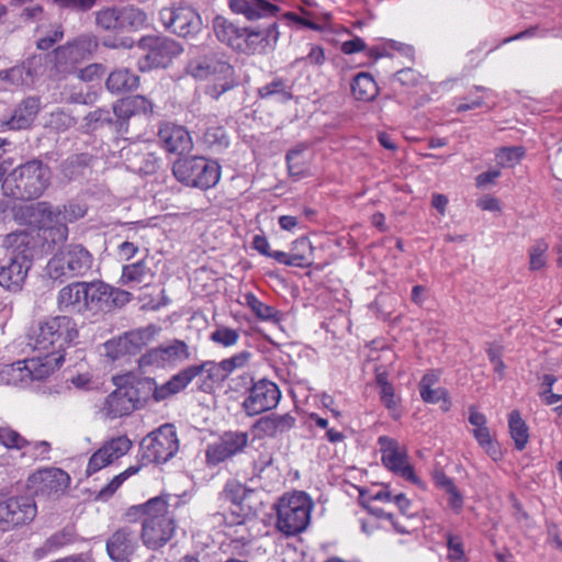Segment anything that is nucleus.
I'll return each instance as SVG.
<instances>
[{"instance_id": "obj_47", "label": "nucleus", "mask_w": 562, "mask_h": 562, "mask_svg": "<svg viewBox=\"0 0 562 562\" xmlns=\"http://www.w3.org/2000/svg\"><path fill=\"white\" fill-rule=\"evenodd\" d=\"M76 539V533L72 527H65L64 529L56 531L49 538L46 539L43 547L37 549V552L43 554L56 551L65 546L72 543Z\"/></svg>"}, {"instance_id": "obj_35", "label": "nucleus", "mask_w": 562, "mask_h": 562, "mask_svg": "<svg viewBox=\"0 0 562 562\" xmlns=\"http://www.w3.org/2000/svg\"><path fill=\"white\" fill-rule=\"evenodd\" d=\"M111 93L120 94L135 90L139 86V77L127 68L113 70L105 82Z\"/></svg>"}, {"instance_id": "obj_15", "label": "nucleus", "mask_w": 562, "mask_h": 562, "mask_svg": "<svg viewBox=\"0 0 562 562\" xmlns=\"http://www.w3.org/2000/svg\"><path fill=\"white\" fill-rule=\"evenodd\" d=\"M249 445V435L241 430H227L220 438L207 445L205 459L209 465L215 467L243 453Z\"/></svg>"}, {"instance_id": "obj_56", "label": "nucleus", "mask_w": 562, "mask_h": 562, "mask_svg": "<svg viewBox=\"0 0 562 562\" xmlns=\"http://www.w3.org/2000/svg\"><path fill=\"white\" fill-rule=\"evenodd\" d=\"M0 443L9 449H23L31 446L25 438L10 427H0Z\"/></svg>"}, {"instance_id": "obj_31", "label": "nucleus", "mask_w": 562, "mask_h": 562, "mask_svg": "<svg viewBox=\"0 0 562 562\" xmlns=\"http://www.w3.org/2000/svg\"><path fill=\"white\" fill-rule=\"evenodd\" d=\"M135 409L138 408L124 384L110 393L103 405L104 414L112 419L130 415Z\"/></svg>"}, {"instance_id": "obj_44", "label": "nucleus", "mask_w": 562, "mask_h": 562, "mask_svg": "<svg viewBox=\"0 0 562 562\" xmlns=\"http://www.w3.org/2000/svg\"><path fill=\"white\" fill-rule=\"evenodd\" d=\"M508 427L510 437L515 442V448L522 451L529 440V428L518 411L510 412L508 416Z\"/></svg>"}, {"instance_id": "obj_49", "label": "nucleus", "mask_w": 562, "mask_h": 562, "mask_svg": "<svg viewBox=\"0 0 562 562\" xmlns=\"http://www.w3.org/2000/svg\"><path fill=\"white\" fill-rule=\"evenodd\" d=\"M9 8L16 11L15 14L24 22L36 20L43 13L42 5L34 3L33 0H10Z\"/></svg>"}, {"instance_id": "obj_9", "label": "nucleus", "mask_w": 562, "mask_h": 562, "mask_svg": "<svg viewBox=\"0 0 562 562\" xmlns=\"http://www.w3.org/2000/svg\"><path fill=\"white\" fill-rule=\"evenodd\" d=\"M138 46L146 52L138 60L140 71L166 68L183 52L180 43L167 36H144Z\"/></svg>"}, {"instance_id": "obj_18", "label": "nucleus", "mask_w": 562, "mask_h": 562, "mask_svg": "<svg viewBox=\"0 0 562 562\" xmlns=\"http://www.w3.org/2000/svg\"><path fill=\"white\" fill-rule=\"evenodd\" d=\"M281 398L279 386L267 380L260 379L250 389V393L244 400L241 407L247 416H256L273 409Z\"/></svg>"}, {"instance_id": "obj_28", "label": "nucleus", "mask_w": 562, "mask_h": 562, "mask_svg": "<svg viewBox=\"0 0 562 562\" xmlns=\"http://www.w3.org/2000/svg\"><path fill=\"white\" fill-rule=\"evenodd\" d=\"M31 266L29 260L8 258V262L0 267V285L12 292L20 291Z\"/></svg>"}, {"instance_id": "obj_2", "label": "nucleus", "mask_w": 562, "mask_h": 562, "mask_svg": "<svg viewBox=\"0 0 562 562\" xmlns=\"http://www.w3.org/2000/svg\"><path fill=\"white\" fill-rule=\"evenodd\" d=\"M170 499V495H160L135 508L144 512L140 537L144 546L150 550L164 547L173 536L176 525L169 510Z\"/></svg>"}, {"instance_id": "obj_51", "label": "nucleus", "mask_w": 562, "mask_h": 562, "mask_svg": "<svg viewBox=\"0 0 562 562\" xmlns=\"http://www.w3.org/2000/svg\"><path fill=\"white\" fill-rule=\"evenodd\" d=\"M473 436L480 447L493 459L498 460L502 457V452L498 448V443L492 439L490 429L487 426L473 429Z\"/></svg>"}, {"instance_id": "obj_58", "label": "nucleus", "mask_w": 562, "mask_h": 562, "mask_svg": "<svg viewBox=\"0 0 562 562\" xmlns=\"http://www.w3.org/2000/svg\"><path fill=\"white\" fill-rule=\"evenodd\" d=\"M210 338L215 344L224 347H232L237 344L239 333L236 329L221 326L211 334Z\"/></svg>"}, {"instance_id": "obj_23", "label": "nucleus", "mask_w": 562, "mask_h": 562, "mask_svg": "<svg viewBox=\"0 0 562 562\" xmlns=\"http://www.w3.org/2000/svg\"><path fill=\"white\" fill-rule=\"evenodd\" d=\"M37 496L57 497L69 485V475L60 469H46L30 479Z\"/></svg>"}, {"instance_id": "obj_52", "label": "nucleus", "mask_w": 562, "mask_h": 562, "mask_svg": "<svg viewBox=\"0 0 562 562\" xmlns=\"http://www.w3.org/2000/svg\"><path fill=\"white\" fill-rule=\"evenodd\" d=\"M139 470V467H130L122 473L114 476L109 484H106L97 495V499L108 501L112 495L120 488L125 480H127L131 475L136 474Z\"/></svg>"}, {"instance_id": "obj_8", "label": "nucleus", "mask_w": 562, "mask_h": 562, "mask_svg": "<svg viewBox=\"0 0 562 562\" xmlns=\"http://www.w3.org/2000/svg\"><path fill=\"white\" fill-rule=\"evenodd\" d=\"M179 450V439L173 425L165 424L140 441V456L144 463H165Z\"/></svg>"}, {"instance_id": "obj_5", "label": "nucleus", "mask_w": 562, "mask_h": 562, "mask_svg": "<svg viewBox=\"0 0 562 562\" xmlns=\"http://www.w3.org/2000/svg\"><path fill=\"white\" fill-rule=\"evenodd\" d=\"M313 503L305 492L283 495L277 504V528L286 536H295L310 524Z\"/></svg>"}, {"instance_id": "obj_50", "label": "nucleus", "mask_w": 562, "mask_h": 562, "mask_svg": "<svg viewBox=\"0 0 562 562\" xmlns=\"http://www.w3.org/2000/svg\"><path fill=\"white\" fill-rule=\"evenodd\" d=\"M245 303L252 311V313L262 321H279L278 311L261 302L254 293L245 294Z\"/></svg>"}, {"instance_id": "obj_32", "label": "nucleus", "mask_w": 562, "mask_h": 562, "mask_svg": "<svg viewBox=\"0 0 562 562\" xmlns=\"http://www.w3.org/2000/svg\"><path fill=\"white\" fill-rule=\"evenodd\" d=\"M83 288V281L72 282L61 288L57 296L58 310L66 313H85L86 312V299Z\"/></svg>"}, {"instance_id": "obj_20", "label": "nucleus", "mask_w": 562, "mask_h": 562, "mask_svg": "<svg viewBox=\"0 0 562 562\" xmlns=\"http://www.w3.org/2000/svg\"><path fill=\"white\" fill-rule=\"evenodd\" d=\"M119 126V135L128 133L130 120L136 115L150 116L154 113L153 102L142 94L119 99L112 104Z\"/></svg>"}, {"instance_id": "obj_16", "label": "nucleus", "mask_w": 562, "mask_h": 562, "mask_svg": "<svg viewBox=\"0 0 562 562\" xmlns=\"http://www.w3.org/2000/svg\"><path fill=\"white\" fill-rule=\"evenodd\" d=\"M201 374H205V378L200 385V390L206 393L228 378L221 361L207 360L200 364H191L176 373L180 392Z\"/></svg>"}, {"instance_id": "obj_57", "label": "nucleus", "mask_w": 562, "mask_h": 562, "mask_svg": "<svg viewBox=\"0 0 562 562\" xmlns=\"http://www.w3.org/2000/svg\"><path fill=\"white\" fill-rule=\"evenodd\" d=\"M525 151L522 147H503L496 153L497 164L502 167H513L524 156Z\"/></svg>"}, {"instance_id": "obj_25", "label": "nucleus", "mask_w": 562, "mask_h": 562, "mask_svg": "<svg viewBox=\"0 0 562 562\" xmlns=\"http://www.w3.org/2000/svg\"><path fill=\"white\" fill-rule=\"evenodd\" d=\"M228 8L248 21L277 18L281 8L277 0H227Z\"/></svg>"}, {"instance_id": "obj_40", "label": "nucleus", "mask_w": 562, "mask_h": 562, "mask_svg": "<svg viewBox=\"0 0 562 562\" xmlns=\"http://www.w3.org/2000/svg\"><path fill=\"white\" fill-rule=\"evenodd\" d=\"M85 126L89 131H97L99 128L108 126L114 133L119 135V126L116 123V116H114L113 110L98 108L89 112L85 119Z\"/></svg>"}, {"instance_id": "obj_22", "label": "nucleus", "mask_w": 562, "mask_h": 562, "mask_svg": "<svg viewBox=\"0 0 562 562\" xmlns=\"http://www.w3.org/2000/svg\"><path fill=\"white\" fill-rule=\"evenodd\" d=\"M277 21L269 22L265 27L246 26L240 53L256 54L273 49L279 40Z\"/></svg>"}, {"instance_id": "obj_48", "label": "nucleus", "mask_w": 562, "mask_h": 562, "mask_svg": "<svg viewBox=\"0 0 562 562\" xmlns=\"http://www.w3.org/2000/svg\"><path fill=\"white\" fill-rule=\"evenodd\" d=\"M305 150L306 146L304 144H300L294 148L288 150L285 155V161L289 175L291 177L301 178L302 176H304L306 170V164L303 154Z\"/></svg>"}, {"instance_id": "obj_13", "label": "nucleus", "mask_w": 562, "mask_h": 562, "mask_svg": "<svg viewBox=\"0 0 562 562\" xmlns=\"http://www.w3.org/2000/svg\"><path fill=\"white\" fill-rule=\"evenodd\" d=\"M98 38L91 34H85L75 41L59 46L55 49L54 69L60 78L72 74L77 64L89 59L98 49Z\"/></svg>"}, {"instance_id": "obj_1", "label": "nucleus", "mask_w": 562, "mask_h": 562, "mask_svg": "<svg viewBox=\"0 0 562 562\" xmlns=\"http://www.w3.org/2000/svg\"><path fill=\"white\" fill-rule=\"evenodd\" d=\"M76 322L66 315L38 321L29 333V345L43 363H50L52 372L66 361L67 349L78 338Z\"/></svg>"}, {"instance_id": "obj_46", "label": "nucleus", "mask_w": 562, "mask_h": 562, "mask_svg": "<svg viewBox=\"0 0 562 562\" xmlns=\"http://www.w3.org/2000/svg\"><path fill=\"white\" fill-rule=\"evenodd\" d=\"M90 161L91 156L87 153L71 155L61 162V173L69 180L76 179L89 167Z\"/></svg>"}, {"instance_id": "obj_6", "label": "nucleus", "mask_w": 562, "mask_h": 562, "mask_svg": "<svg viewBox=\"0 0 562 562\" xmlns=\"http://www.w3.org/2000/svg\"><path fill=\"white\" fill-rule=\"evenodd\" d=\"M172 173L182 184L207 190L217 184L221 178V167L216 161L202 156L179 158L173 162Z\"/></svg>"}, {"instance_id": "obj_30", "label": "nucleus", "mask_w": 562, "mask_h": 562, "mask_svg": "<svg viewBox=\"0 0 562 562\" xmlns=\"http://www.w3.org/2000/svg\"><path fill=\"white\" fill-rule=\"evenodd\" d=\"M34 239L25 229L12 232L3 238L2 246L7 250L8 258L29 260L32 262Z\"/></svg>"}, {"instance_id": "obj_64", "label": "nucleus", "mask_w": 562, "mask_h": 562, "mask_svg": "<svg viewBox=\"0 0 562 562\" xmlns=\"http://www.w3.org/2000/svg\"><path fill=\"white\" fill-rule=\"evenodd\" d=\"M326 60L323 47L318 45H311L310 52L306 56L296 58L293 61V66H297L301 63H305L312 66H322Z\"/></svg>"}, {"instance_id": "obj_4", "label": "nucleus", "mask_w": 562, "mask_h": 562, "mask_svg": "<svg viewBox=\"0 0 562 562\" xmlns=\"http://www.w3.org/2000/svg\"><path fill=\"white\" fill-rule=\"evenodd\" d=\"M187 71L196 79L214 81L205 89V93L213 100L220 99L223 93L237 86L235 70L221 53L210 50L191 59Z\"/></svg>"}, {"instance_id": "obj_26", "label": "nucleus", "mask_w": 562, "mask_h": 562, "mask_svg": "<svg viewBox=\"0 0 562 562\" xmlns=\"http://www.w3.org/2000/svg\"><path fill=\"white\" fill-rule=\"evenodd\" d=\"M41 108L40 99L27 97L23 99L12 111L8 119L0 121V127L9 131H22L32 126Z\"/></svg>"}, {"instance_id": "obj_54", "label": "nucleus", "mask_w": 562, "mask_h": 562, "mask_svg": "<svg viewBox=\"0 0 562 562\" xmlns=\"http://www.w3.org/2000/svg\"><path fill=\"white\" fill-rule=\"evenodd\" d=\"M379 394L380 401L390 412L391 417L395 420L400 419L402 415L400 409V398L395 394L394 386L391 384L380 389Z\"/></svg>"}, {"instance_id": "obj_59", "label": "nucleus", "mask_w": 562, "mask_h": 562, "mask_svg": "<svg viewBox=\"0 0 562 562\" xmlns=\"http://www.w3.org/2000/svg\"><path fill=\"white\" fill-rule=\"evenodd\" d=\"M105 355L112 360L120 359L126 355H132L126 338L123 336L111 339L104 344Z\"/></svg>"}, {"instance_id": "obj_62", "label": "nucleus", "mask_w": 562, "mask_h": 562, "mask_svg": "<svg viewBox=\"0 0 562 562\" xmlns=\"http://www.w3.org/2000/svg\"><path fill=\"white\" fill-rule=\"evenodd\" d=\"M251 358V352L247 350L239 351L227 359H223L221 362L224 370L229 376L235 370L245 368Z\"/></svg>"}, {"instance_id": "obj_53", "label": "nucleus", "mask_w": 562, "mask_h": 562, "mask_svg": "<svg viewBox=\"0 0 562 562\" xmlns=\"http://www.w3.org/2000/svg\"><path fill=\"white\" fill-rule=\"evenodd\" d=\"M56 223L43 228V239L47 244H63L68 238V227L65 222L55 217Z\"/></svg>"}, {"instance_id": "obj_11", "label": "nucleus", "mask_w": 562, "mask_h": 562, "mask_svg": "<svg viewBox=\"0 0 562 562\" xmlns=\"http://www.w3.org/2000/svg\"><path fill=\"white\" fill-rule=\"evenodd\" d=\"M124 385L138 409L148 403L149 400L161 402L180 393L176 374L161 385H157L153 378L128 375Z\"/></svg>"}, {"instance_id": "obj_19", "label": "nucleus", "mask_w": 562, "mask_h": 562, "mask_svg": "<svg viewBox=\"0 0 562 562\" xmlns=\"http://www.w3.org/2000/svg\"><path fill=\"white\" fill-rule=\"evenodd\" d=\"M36 516V505L29 496L10 497L0 503V530L7 531L31 522Z\"/></svg>"}, {"instance_id": "obj_17", "label": "nucleus", "mask_w": 562, "mask_h": 562, "mask_svg": "<svg viewBox=\"0 0 562 562\" xmlns=\"http://www.w3.org/2000/svg\"><path fill=\"white\" fill-rule=\"evenodd\" d=\"M382 453L381 460L385 468L395 474L401 475L406 481L419 484L420 481L416 476L413 467L408 463V457L405 449L400 443L387 436H381L378 439Z\"/></svg>"}, {"instance_id": "obj_12", "label": "nucleus", "mask_w": 562, "mask_h": 562, "mask_svg": "<svg viewBox=\"0 0 562 562\" xmlns=\"http://www.w3.org/2000/svg\"><path fill=\"white\" fill-rule=\"evenodd\" d=\"M83 288L86 312L98 313L121 308L132 300V293L128 291L113 288L101 280L83 282Z\"/></svg>"}, {"instance_id": "obj_41", "label": "nucleus", "mask_w": 562, "mask_h": 562, "mask_svg": "<svg viewBox=\"0 0 562 562\" xmlns=\"http://www.w3.org/2000/svg\"><path fill=\"white\" fill-rule=\"evenodd\" d=\"M437 381V376L434 373H426L419 382L420 397L425 403L436 404L443 401L447 405L443 407L445 411L449 409L448 392L442 387L432 389V384Z\"/></svg>"}, {"instance_id": "obj_37", "label": "nucleus", "mask_w": 562, "mask_h": 562, "mask_svg": "<svg viewBox=\"0 0 562 562\" xmlns=\"http://www.w3.org/2000/svg\"><path fill=\"white\" fill-rule=\"evenodd\" d=\"M351 93L358 101H372L379 93L376 82L369 72H359L351 82Z\"/></svg>"}, {"instance_id": "obj_21", "label": "nucleus", "mask_w": 562, "mask_h": 562, "mask_svg": "<svg viewBox=\"0 0 562 562\" xmlns=\"http://www.w3.org/2000/svg\"><path fill=\"white\" fill-rule=\"evenodd\" d=\"M132 448V441L126 436L106 440L89 459L86 473L88 476L112 464L125 456Z\"/></svg>"}, {"instance_id": "obj_45", "label": "nucleus", "mask_w": 562, "mask_h": 562, "mask_svg": "<svg viewBox=\"0 0 562 562\" xmlns=\"http://www.w3.org/2000/svg\"><path fill=\"white\" fill-rule=\"evenodd\" d=\"M122 29L123 32H135L147 25L148 18L143 9L134 5L122 7Z\"/></svg>"}, {"instance_id": "obj_10", "label": "nucleus", "mask_w": 562, "mask_h": 562, "mask_svg": "<svg viewBox=\"0 0 562 562\" xmlns=\"http://www.w3.org/2000/svg\"><path fill=\"white\" fill-rule=\"evenodd\" d=\"M162 26L180 37H193L203 29V21L195 8L188 3H179L162 8L159 11Z\"/></svg>"}, {"instance_id": "obj_29", "label": "nucleus", "mask_w": 562, "mask_h": 562, "mask_svg": "<svg viewBox=\"0 0 562 562\" xmlns=\"http://www.w3.org/2000/svg\"><path fill=\"white\" fill-rule=\"evenodd\" d=\"M296 425V418L286 413V414H270L263 417H260L254 424V429H256L260 435L269 437V438H278Z\"/></svg>"}, {"instance_id": "obj_36", "label": "nucleus", "mask_w": 562, "mask_h": 562, "mask_svg": "<svg viewBox=\"0 0 562 562\" xmlns=\"http://www.w3.org/2000/svg\"><path fill=\"white\" fill-rule=\"evenodd\" d=\"M151 278V269L147 266L145 259H140L134 263L123 266L120 282L123 285L135 288L142 283H149Z\"/></svg>"}, {"instance_id": "obj_7", "label": "nucleus", "mask_w": 562, "mask_h": 562, "mask_svg": "<svg viewBox=\"0 0 562 562\" xmlns=\"http://www.w3.org/2000/svg\"><path fill=\"white\" fill-rule=\"evenodd\" d=\"M93 256L80 244L61 247L48 261L47 274L53 280L63 282L66 279L83 277L91 270Z\"/></svg>"}, {"instance_id": "obj_33", "label": "nucleus", "mask_w": 562, "mask_h": 562, "mask_svg": "<svg viewBox=\"0 0 562 562\" xmlns=\"http://www.w3.org/2000/svg\"><path fill=\"white\" fill-rule=\"evenodd\" d=\"M213 30L218 41L240 53L246 26H238L227 19L217 15L213 20Z\"/></svg>"}, {"instance_id": "obj_27", "label": "nucleus", "mask_w": 562, "mask_h": 562, "mask_svg": "<svg viewBox=\"0 0 562 562\" xmlns=\"http://www.w3.org/2000/svg\"><path fill=\"white\" fill-rule=\"evenodd\" d=\"M158 138L167 151L178 155L190 151L193 146L190 133L183 126L173 123L161 124Z\"/></svg>"}, {"instance_id": "obj_43", "label": "nucleus", "mask_w": 562, "mask_h": 562, "mask_svg": "<svg viewBox=\"0 0 562 562\" xmlns=\"http://www.w3.org/2000/svg\"><path fill=\"white\" fill-rule=\"evenodd\" d=\"M165 367H176L190 359L189 346L180 339L161 345Z\"/></svg>"}, {"instance_id": "obj_3", "label": "nucleus", "mask_w": 562, "mask_h": 562, "mask_svg": "<svg viewBox=\"0 0 562 562\" xmlns=\"http://www.w3.org/2000/svg\"><path fill=\"white\" fill-rule=\"evenodd\" d=\"M52 172L48 165L40 159H31L14 168L4 179L5 194L21 201L40 198L48 188Z\"/></svg>"}, {"instance_id": "obj_42", "label": "nucleus", "mask_w": 562, "mask_h": 562, "mask_svg": "<svg viewBox=\"0 0 562 562\" xmlns=\"http://www.w3.org/2000/svg\"><path fill=\"white\" fill-rule=\"evenodd\" d=\"M122 7H103L94 13L95 25L103 31L121 33Z\"/></svg>"}, {"instance_id": "obj_60", "label": "nucleus", "mask_w": 562, "mask_h": 562, "mask_svg": "<svg viewBox=\"0 0 562 562\" xmlns=\"http://www.w3.org/2000/svg\"><path fill=\"white\" fill-rule=\"evenodd\" d=\"M204 143L210 147L225 148L228 146V137L221 126L209 127L203 136Z\"/></svg>"}, {"instance_id": "obj_38", "label": "nucleus", "mask_w": 562, "mask_h": 562, "mask_svg": "<svg viewBox=\"0 0 562 562\" xmlns=\"http://www.w3.org/2000/svg\"><path fill=\"white\" fill-rule=\"evenodd\" d=\"M34 58L27 59L21 65L11 67L10 69L0 70V79L13 86H24L33 82L35 70L33 69Z\"/></svg>"}, {"instance_id": "obj_14", "label": "nucleus", "mask_w": 562, "mask_h": 562, "mask_svg": "<svg viewBox=\"0 0 562 562\" xmlns=\"http://www.w3.org/2000/svg\"><path fill=\"white\" fill-rule=\"evenodd\" d=\"M50 366L49 362L43 363L42 360L33 356L29 359L4 364L0 370V375L5 384L19 386L49 376L53 373Z\"/></svg>"}, {"instance_id": "obj_34", "label": "nucleus", "mask_w": 562, "mask_h": 562, "mask_svg": "<svg viewBox=\"0 0 562 562\" xmlns=\"http://www.w3.org/2000/svg\"><path fill=\"white\" fill-rule=\"evenodd\" d=\"M257 95L263 100L288 103L293 99V83L282 77H273L271 81L257 89Z\"/></svg>"}, {"instance_id": "obj_63", "label": "nucleus", "mask_w": 562, "mask_h": 562, "mask_svg": "<svg viewBox=\"0 0 562 562\" xmlns=\"http://www.w3.org/2000/svg\"><path fill=\"white\" fill-rule=\"evenodd\" d=\"M58 8L76 13H86L94 8L99 0H52Z\"/></svg>"}, {"instance_id": "obj_24", "label": "nucleus", "mask_w": 562, "mask_h": 562, "mask_svg": "<svg viewBox=\"0 0 562 562\" xmlns=\"http://www.w3.org/2000/svg\"><path fill=\"white\" fill-rule=\"evenodd\" d=\"M137 547V536L130 527L119 528L106 540V552L113 562H131Z\"/></svg>"}, {"instance_id": "obj_61", "label": "nucleus", "mask_w": 562, "mask_h": 562, "mask_svg": "<svg viewBox=\"0 0 562 562\" xmlns=\"http://www.w3.org/2000/svg\"><path fill=\"white\" fill-rule=\"evenodd\" d=\"M549 246L544 240H537L529 250V268L530 270H540L546 266L544 254Z\"/></svg>"}, {"instance_id": "obj_39", "label": "nucleus", "mask_w": 562, "mask_h": 562, "mask_svg": "<svg viewBox=\"0 0 562 562\" xmlns=\"http://www.w3.org/2000/svg\"><path fill=\"white\" fill-rule=\"evenodd\" d=\"M128 168L139 175H154L160 168V159L150 151H135L127 158Z\"/></svg>"}, {"instance_id": "obj_55", "label": "nucleus", "mask_w": 562, "mask_h": 562, "mask_svg": "<svg viewBox=\"0 0 562 562\" xmlns=\"http://www.w3.org/2000/svg\"><path fill=\"white\" fill-rule=\"evenodd\" d=\"M151 336L153 334L149 328H139L124 334L132 355L140 351L149 342Z\"/></svg>"}]
</instances>
